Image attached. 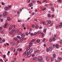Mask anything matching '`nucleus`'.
<instances>
[{"label": "nucleus", "mask_w": 62, "mask_h": 62, "mask_svg": "<svg viewBox=\"0 0 62 62\" xmlns=\"http://www.w3.org/2000/svg\"><path fill=\"white\" fill-rule=\"evenodd\" d=\"M38 60L40 62H44V60L43 59L42 57L41 56H40L38 57Z\"/></svg>", "instance_id": "obj_1"}, {"label": "nucleus", "mask_w": 62, "mask_h": 62, "mask_svg": "<svg viewBox=\"0 0 62 62\" xmlns=\"http://www.w3.org/2000/svg\"><path fill=\"white\" fill-rule=\"evenodd\" d=\"M7 13V12L5 11L3 13V15H2V16H3V17H5V16H6Z\"/></svg>", "instance_id": "obj_2"}, {"label": "nucleus", "mask_w": 62, "mask_h": 62, "mask_svg": "<svg viewBox=\"0 0 62 62\" xmlns=\"http://www.w3.org/2000/svg\"><path fill=\"white\" fill-rule=\"evenodd\" d=\"M15 44H16L14 42H11L10 43V45L12 46H13L14 45H15Z\"/></svg>", "instance_id": "obj_3"}, {"label": "nucleus", "mask_w": 62, "mask_h": 62, "mask_svg": "<svg viewBox=\"0 0 62 62\" xmlns=\"http://www.w3.org/2000/svg\"><path fill=\"white\" fill-rule=\"evenodd\" d=\"M13 26L12 25H11V26H9V29H10V30H11V29H12V28H13Z\"/></svg>", "instance_id": "obj_4"}, {"label": "nucleus", "mask_w": 62, "mask_h": 62, "mask_svg": "<svg viewBox=\"0 0 62 62\" xmlns=\"http://www.w3.org/2000/svg\"><path fill=\"white\" fill-rule=\"evenodd\" d=\"M7 24H8V23H5L3 26V27H4V28H6V27H7Z\"/></svg>", "instance_id": "obj_5"}, {"label": "nucleus", "mask_w": 62, "mask_h": 62, "mask_svg": "<svg viewBox=\"0 0 62 62\" xmlns=\"http://www.w3.org/2000/svg\"><path fill=\"white\" fill-rule=\"evenodd\" d=\"M53 58H55L56 57V55L55 54H53Z\"/></svg>", "instance_id": "obj_6"}, {"label": "nucleus", "mask_w": 62, "mask_h": 62, "mask_svg": "<svg viewBox=\"0 0 62 62\" xmlns=\"http://www.w3.org/2000/svg\"><path fill=\"white\" fill-rule=\"evenodd\" d=\"M34 52L35 53H39V50H38L37 49H36L34 50Z\"/></svg>", "instance_id": "obj_7"}, {"label": "nucleus", "mask_w": 62, "mask_h": 62, "mask_svg": "<svg viewBox=\"0 0 62 62\" xmlns=\"http://www.w3.org/2000/svg\"><path fill=\"white\" fill-rule=\"evenodd\" d=\"M8 7H6L4 8V9L5 10H8Z\"/></svg>", "instance_id": "obj_8"}, {"label": "nucleus", "mask_w": 62, "mask_h": 62, "mask_svg": "<svg viewBox=\"0 0 62 62\" xmlns=\"http://www.w3.org/2000/svg\"><path fill=\"white\" fill-rule=\"evenodd\" d=\"M27 56L28 57H30L31 56V54L29 53V54H27Z\"/></svg>", "instance_id": "obj_9"}, {"label": "nucleus", "mask_w": 62, "mask_h": 62, "mask_svg": "<svg viewBox=\"0 0 62 62\" xmlns=\"http://www.w3.org/2000/svg\"><path fill=\"white\" fill-rule=\"evenodd\" d=\"M19 30H17L15 31V32L16 33V34H18L19 33Z\"/></svg>", "instance_id": "obj_10"}, {"label": "nucleus", "mask_w": 62, "mask_h": 62, "mask_svg": "<svg viewBox=\"0 0 62 62\" xmlns=\"http://www.w3.org/2000/svg\"><path fill=\"white\" fill-rule=\"evenodd\" d=\"M7 20L8 21H11V20H10V18L9 17H8L7 18Z\"/></svg>", "instance_id": "obj_11"}, {"label": "nucleus", "mask_w": 62, "mask_h": 62, "mask_svg": "<svg viewBox=\"0 0 62 62\" xmlns=\"http://www.w3.org/2000/svg\"><path fill=\"white\" fill-rule=\"evenodd\" d=\"M25 55H26V54H29V53H28V51H26L25 52Z\"/></svg>", "instance_id": "obj_12"}, {"label": "nucleus", "mask_w": 62, "mask_h": 62, "mask_svg": "<svg viewBox=\"0 0 62 62\" xmlns=\"http://www.w3.org/2000/svg\"><path fill=\"white\" fill-rule=\"evenodd\" d=\"M32 42H31L29 44V47H31V45H32Z\"/></svg>", "instance_id": "obj_13"}, {"label": "nucleus", "mask_w": 62, "mask_h": 62, "mask_svg": "<svg viewBox=\"0 0 62 62\" xmlns=\"http://www.w3.org/2000/svg\"><path fill=\"white\" fill-rule=\"evenodd\" d=\"M49 49V51H52L53 50V48L52 47H50Z\"/></svg>", "instance_id": "obj_14"}, {"label": "nucleus", "mask_w": 62, "mask_h": 62, "mask_svg": "<svg viewBox=\"0 0 62 62\" xmlns=\"http://www.w3.org/2000/svg\"><path fill=\"white\" fill-rule=\"evenodd\" d=\"M46 60H49V59L47 56H46Z\"/></svg>", "instance_id": "obj_15"}, {"label": "nucleus", "mask_w": 62, "mask_h": 62, "mask_svg": "<svg viewBox=\"0 0 62 62\" xmlns=\"http://www.w3.org/2000/svg\"><path fill=\"white\" fill-rule=\"evenodd\" d=\"M23 38H21L20 39V41H22L23 40Z\"/></svg>", "instance_id": "obj_16"}, {"label": "nucleus", "mask_w": 62, "mask_h": 62, "mask_svg": "<svg viewBox=\"0 0 62 62\" xmlns=\"http://www.w3.org/2000/svg\"><path fill=\"white\" fill-rule=\"evenodd\" d=\"M35 40H36V39H34L32 40L31 41V43H32V42H34V41H35Z\"/></svg>", "instance_id": "obj_17"}, {"label": "nucleus", "mask_w": 62, "mask_h": 62, "mask_svg": "<svg viewBox=\"0 0 62 62\" xmlns=\"http://www.w3.org/2000/svg\"><path fill=\"white\" fill-rule=\"evenodd\" d=\"M14 39L15 40H16V41L18 40V38H17V37H15V38H14Z\"/></svg>", "instance_id": "obj_18"}, {"label": "nucleus", "mask_w": 62, "mask_h": 62, "mask_svg": "<svg viewBox=\"0 0 62 62\" xmlns=\"http://www.w3.org/2000/svg\"><path fill=\"white\" fill-rule=\"evenodd\" d=\"M8 7V9H10L11 8V5H9Z\"/></svg>", "instance_id": "obj_19"}, {"label": "nucleus", "mask_w": 62, "mask_h": 62, "mask_svg": "<svg viewBox=\"0 0 62 62\" xmlns=\"http://www.w3.org/2000/svg\"><path fill=\"white\" fill-rule=\"evenodd\" d=\"M32 52H33V50H32V49H30L29 51L30 53H32Z\"/></svg>", "instance_id": "obj_20"}, {"label": "nucleus", "mask_w": 62, "mask_h": 62, "mask_svg": "<svg viewBox=\"0 0 62 62\" xmlns=\"http://www.w3.org/2000/svg\"><path fill=\"white\" fill-rule=\"evenodd\" d=\"M52 39L53 41H55V38L54 37H53L52 38Z\"/></svg>", "instance_id": "obj_21"}, {"label": "nucleus", "mask_w": 62, "mask_h": 62, "mask_svg": "<svg viewBox=\"0 0 62 62\" xmlns=\"http://www.w3.org/2000/svg\"><path fill=\"white\" fill-rule=\"evenodd\" d=\"M55 46L56 48H58V45L57 44H56L55 45Z\"/></svg>", "instance_id": "obj_22"}, {"label": "nucleus", "mask_w": 62, "mask_h": 62, "mask_svg": "<svg viewBox=\"0 0 62 62\" xmlns=\"http://www.w3.org/2000/svg\"><path fill=\"white\" fill-rule=\"evenodd\" d=\"M9 33H10V34H11V35H13V33L12 32V31L9 32Z\"/></svg>", "instance_id": "obj_23"}, {"label": "nucleus", "mask_w": 62, "mask_h": 62, "mask_svg": "<svg viewBox=\"0 0 62 62\" xmlns=\"http://www.w3.org/2000/svg\"><path fill=\"white\" fill-rule=\"evenodd\" d=\"M48 22L49 23V24H50V23H51V20H49L48 21Z\"/></svg>", "instance_id": "obj_24"}, {"label": "nucleus", "mask_w": 62, "mask_h": 62, "mask_svg": "<svg viewBox=\"0 0 62 62\" xmlns=\"http://www.w3.org/2000/svg\"><path fill=\"white\" fill-rule=\"evenodd\" d=\"M62 59L61 58H58V60L59 61H61V59Z\"/></svg>", "instance_id": "obj_25"}, {"label": "nucleus", "mask_w": 62, "mask_h": 62, "mask_svg": "<svg viewBox=\"0 0 62 62\" xmlns=\"http://www.w3.org/2000/svg\"><path fill=\"white\" fill-rule=\"evenodd\" d=\"M41 34H42V38H43L44 37V33H41Z\"/></svg>", "instance_id": "obj_26"}, {"label": "nucleus", "mask_w": 62, "mask_h": 62, "mask_svg": "<svg viewBox=\"0 0 62 62\" xmlns=\"http://www.w3.org/2000/svg\"><path fill=\"white\" fill-rule=\"evenodd\" d=\"M30 47H28L26 49V51H28V50H30Z\"/></svg>", "instance_id": "obj_27"}, {"label": "nucleus", "mask_w": 62, "mask_h": 62, "mask_svg": "<svg viewBox=\"0 0 62 62\" xmlns=\"http://www.w3.org/2000/svg\"><path fill=\"white\" fill-rule=\"evenodd\" d=\"M41 33V32L40 31H38L37 32V33L38 34H40Z\"/></svg>", "instance_id": "obj_28"}, {"label": "nucleus", "mask_w": 62, "mask_h": 62, "mask_svg": "<svg viewBox=\"0 0 62 62\" xmlns=\"http://www.w3.org/2000/svg\"><path fill=\"white\" fill-rule=\"evenodd\" d=\"M36 28V29H38L39 28V26L38 25H37L35 26Z\"/></svg>", "instance_id": "obj_29"}, {"label": "nucleus", "mask_w": 62, "mask_h": 62, "mask_svg": "<svg viewBox=\"0 0 62 62\" xmlns=\"http://www.w3.org/2000/svg\"><path fill=\"white\" fill-rule=\"evenodd\" d=\"M58 26L60 28H61L62 27V25H58Z\"/></svg>", "instance_id": "obj_30"}, {"label": "nucleus", "mask_w": 62, "mask_h": 62, "mask_svg": "<svg viewBox=\"0 0 62 62\" xmlns=\"http://www.w3.org/2000/svg\"><path fill=\"white\" fill-rule=\"evenodd\" d=\"M13 47H11V48H10L11 50V51H12V50H13Z\"/></svg>", "instance_id": "obj_31"}, {"label": "nucleus", "mask_w": 62, "mask_h": 62, "mask_svg": "<svg viewBox=\"0 0 62 62\" xmlns=\"http://www.w3.org/2000/svg\"><path fill=\"white\" fill-rule=\"evenodd\" d=\"M37 42H38V43H39V42H40V40H39L38 39L37 40Z\"/></svg>", "instance_id": "obj_32"}, {"label": "nucleus", "mask_w": 62, "mask_h": 62, "mask_svg": "<svg viewBox=\"0 0 62 62\" xmlns=\"http://www.w3.org/2000/svg\"><path fill=\"white\" fill-rule=\"evenodd\" d=\"M42 23H43V24L44 25H45L46 24V22H42Z\"/></svg>", "instance_id": "obj_33"}, {"label": "nucleus", "mask_w": 62, "mask_h": 62, "mask_svg": "<svg viewBox=\"0 0 62 62\" xmlns=\"http://www.w3.org/2000/svg\"><path fill=\"white\" fill-rule=\"evenodd\" d=\"M37 32H35V33H34L33 35H34V36H36V35H37Z\"/></svg>", "instance_id": "obj_34"}, {"label": "nucleus", "mask_w": 62, "mask_h": 62, "mask_svg": "<svg viewBox=\"0 0 62 62\" xmlns=\"http://www.w3.org/2000/svg\"><path fill=\"white\" fill-rule=\"evenodd\" d=\"M37 59V57H35L33 59V60H35Z\"/></svg>", "instance_id": "obj_35"}, {"label": "nucleus", "mask_w": 62, "mask_h": 62, "mask_svg": "<svg viewBox=\"0 0 62 62\" xmlns=\"http://www.w3.org/2000/svg\"><path fill=\"white\" fill-rule=\"evenodd\" d=\"M21 36L22 37H24V35L23 34H22L21 35Z\"/></svg>", "instance_id": "obj_36"}, {"label": "nucleus", "mask_w": 62, "mask_h": 62, "mask_svg": "<svg viewBox=\"0 0 62 62\" xmlns=\"http://www.w3.org/2000/svg\"><path fill=\"white\" fill-rule=\"evenodd\" d=\"M49 51H50V50H49V49L48 48L46 49V51H47V52H49Z\"/></svg>", "instance_id": "obj_37"}, {"label": "nucleus", "mask_w": 62, "mask_h": 62, "mask_svg": "<svg viewBox=\"0 0 62 62\" xmlns=\"http://www.w3.org/2000/svg\"><path fill=\"white\" fill-rule=\"evenodd\" d=\"M51 61L52 62V61H53L54 60V58H51Z\"/></svg>", "instance_id": "obj_38"}, {"label": "nucleus", "mask_w": 62, "mask_h": 62, "mask_svg": "<svg viewBox=\"0 0 62 62\" xmlns=\"http://www.w3.org/2000/svg\"><path fill=\"white\" fill-rule=\"evenodd\" d=\"M26 35H28V32H26Z\"/></svg>", "instance_id": "obj_39"}, {"label": "nucleus", "mask_w": 62, "mask_h": 62, "mask_svg": "<svg viewBox=\"0 0 62 62\" xmlns=\"http://www.w3.org/2000/svg\"><path fill=\"white\" fill-rule=\"evenodd\" d=\"M47 16H48L49 17H51V16H50V14H48Z\"/></svg>", "instance_id": "obj_40"}, {"label": "nucleus", "mask_w": 62, "mask_h": 62, "mask_svg": "<svg viewBox=\"0 0 62 62\" xmlns=\"http://www.w3.org/2000/svg\"><path fill=\"white\" fill-rule=\"evenodd\" d=\"M49 5L51 6H53V4L51 3H50L49 4Z\"/></svg>", "instance_id": "obj_41"}, {"label": "nucleus", "mask_w": 62, "mask_h": 62, "mask_svg": "<svg viewBox=\"0 0 62 62\" xmlns=\"http://www.w3.org/2000/svg\"><path fill=\"white\" fill-rule=\"evenodd\" d=\"M60 43L61 44H62V40L60 41Z\"/></svg>", "instance_id": "obj_42"}, {"label": "nucleus", "mask_w": 62, "mask_h": 62, "mask_svg": "<svg viewBox=\"0 0 62 62\" xmlns=\"http://www.w3.org/2000/svg\"><path fill=\"white\" fill-rule=\"evenodd\" d=\"M52 41H53V40L51 39H49V42H52Z\"/></svg>", "instance_id": "obj_43"}, {"label": "nucleus", "mask_w": 62, "mask_h": 62, "mask_svg": "<svg viewBox=\"0 0 62 62\" xmlns=\"http://www.w3.org/2000/svg\"><path fill=\"white\" fill-rule=\"evenodd\" d=\"M48 4H46L44 5V6L45 7H48Z\"/></svg>", "instance_id": "obj_44"}, {"label": "nucleus", "mask_w": 62, "mask_h": 62, "mask_svg": "<svg viewBox=\"0 0 62 62\" xmlns=\"http://www.w3.org/2000/svg\"><path fill=\"white\" fill-rule=\"evenodd\" d=\"M22 49L20 48L19 49V52H22Z\"/></svg>", "instance_id": "obj_45"}, {"label": "nucleus", "mask_w": 62, "mask_h": 62, "mask_svg": "<svg viewBox=\"0 0 62 62\" xmlns=\"http://www.w3.org/2000/svg\"><path fill=\"white\" fill-rule=\"evenodd\" d=\"M15 31V30H12L11 32L13 33Z\"/></svg>", "instance_id": "obj_46"}, {"label": "nucleus", "mask_w": 62, "mask_h": 62, "mask_svg": "<svg viewBox=\"0 0 62 62\" xmlns=\"http://www.w3.org/2000/svg\"><path fill=\"white\" fill-rule=\"evenodd\" d=\"M2 41L4 42H5V40L4 39H3L2 40Z\"/></svg>", "instance_id": "obj_47"}, {"label": "nucleus", "mask_w": 62, "mask_h": 62, "mask_svg": "<svg viewBox=\"0 0 62 62\" xmlns=\"http://www.w3.org/2000/svg\"><path fill=\"white\" fill-rule=\"evenodd\" d=\"M17 37L18 38V39H20V37L19 36H17Z\"/></svg>", "instance_id": "obj_48"}, {"label": "nucleus", "mask_w": 62, "mask_h": 62, "mask_svg": "<svg viewBox=\"0 0 62 62\" xmlns=\"http://www.w3.org/2000/svg\"><path fill=\"white\" fill-rule=\"evenodd\" d=\"M58 1H59L60 3L61 2V0H58Z\"/></svg>", "instance_id": "obj_49"}, {"label": "nucleus", "mask_w": 62, "mask_h": 62, "mask_svg": "<svg viewBox=\"0 0 62 62\" xmlns=\"http://www.w3.org/2000/svg\"><path fill=\"white\" fill-rule=\"evenodd\" d=\"M36 2V1H33V4H35V3Z\"/></svg>", "instance_id": "obj_50"}, {"label": "nucleus", "mask_w": 62, "mask_h": 62, "mask_svg": "<svg viewBox=\"0 0 62 62\" xmlns=\"http://www.w3.org/2000/svg\"><path fill=\"white\" fill-rule=\"evenodd\" d=\"M35 27V26H34V25H32V28H34Z\"/></svg>", "instance_id": "obj_51"}, {"label": "nucleus", "mask_w": 62, "mask_h": 62, "mask_svg": "<svg viewBox=\"0 0 62 62\" xmlns=\"http://www.w3.org/2000/svg\"><path fill=\"white\" fill-rule=\"evenodd\" d=\"M52 11H54V8L52 9Z\"/></svg>", "instance_id": "obj_52"}, {"label": "nucleus", "mask_w": 62, "mask_h": 62, "mask_svg": "<svg viewBox=\"0 0 62 62\" xmlns=\"http://www.w3.org/2000/svg\"><path fill=\"white\" fill-rule=\"evenodd\" d=\"M53 23H52L51 24V25H50V26H53Z\"/></svg>", "instance_id": "obj_53"}, {"label": "nucleus", "mask_w": 62, "mask_h": 62, "mask_svg": "<svg viewBox=\"0 0 62 62\" xmlns=\"http://www.w3.org/2000/svg\"><path fill=\"white\" fill-rule=\"evenodd\" d=\"M34 55H35V54H32L31 55V56H32V57H33V56H34Z\"/></svg>", "instance_id": "obj_54"}, {"label": "nucleus", "mask_w": 62, "mask_h": 62, "mask_svg": "<svg viewBox=\"0 0 62 62\" xmlns=\"http://www.w3.org/2000/svg\"><path fill=\"white\" fill-rule=\"evenodd\" d=\"M34 20L36 21V22H38V21H37V19H34Z\"/></svg>", "instance_id": "obj_55"}, {"label": "nucleus", "mask_w": 62, "mask_h": 62, "mask_svg": "<svg viewBox=\"0 0 62 62\" xmlns=\"http://www.w3.org/2000/svg\"><path fill=\"white\" fill-rule=\"evenodd\" d=\"M46 0H43V3H44L45 2H46Z\"/></svg>", "instance_id": "obj_56"}, {"label": "nucleus", "mask_w": 62, "mask_h": 62, "mask_svg": "<svg viewBox=\"0 0 62 62\" xmlns=\"http://www.w3.org/2000/svg\"><path fill=\"white\" fill-rule=\"evenodd\" d=\"M6 56L5 55H3V57L4 58H5Z\"/></svg>", "instance_id": "obj_57"}, {"label": "nucleus", "mask_w": 62, "mask_h": 62, "mask_svg": "<svg viewBox=\"0 0 62 62\" xmlns=\"http://www.w3.org/2000/svg\"><path fill=\"white\" fill-rule=\"evenodd\" d=\"M15 54V55H17V54H18V53L17 52Z\"/></svg>", "instance_id": "obj_58"}, {"label": "nucleus", "mask_w": 62, "mask_h": 62, "mask_svg": "<svg viewBox=\"0 0 62 62\" xmlns=\"http://www.w3.org/2000/svg\"><path fill=\"white\" fill-rule=\"evenodd\" d=\"M3 19H1V20H0L1 22H3Z\"/></svg>", "instance_id": "obj_59"}, {"label": "nucleus", "mask_w": 62, "mask_h": 62, "mask_svg": "<svg viewBox=\"0 0 62 62\" xmlns=\"http://www.w3.org/2000/svg\"><path fill=\"white\" fill-rule=\"evenodd\" d=\"M60 25H62V22L60 23Z\"/></svg>", "instance_id": "obj_60"}, {"label": "nucleus", "mask_w": 62, "mask_h": 62, "mask_svg": "<svg viewBox=\"0 0 62 62\" xmlns=\"http://www.w3.org/2000/svg\"><path fill=\"white\" fill-rule=\"evenodd\" d=\"M31 36H33V35H34V34H33V33H31Z\"/></svg>", "instance_id": "obj_61"}, {"label": "nucleus", "mask_w": 62, "mask_h": 62, "mask_svg": "<svg viewBox=\"0 0 62 62\" xmlns=\"http://www.w3.org/2000/svg\"><path fill=\"white\" fill-rule=\"evenodd\" d=\"M24 24H23L22 25V27H24Z\"/></svg>", "instance_id": "obj_62"}, {"label": "nucleus", "mask_w": 62, "mask_h": 62, "mask_svg": "<svg viewBox=\"0 0 62 62\" xmlns=\"http://www.w3.org/2000/svg\"><path fill=\"white\" fill-rule=\"evenodd\" d=\"M46 9V8H45L44 9H43V10H45V9Z\"/></svg>", "instance_id": "obj_63"}, {"label": "nucleus", "mask_w": 62, "mask_h": 62, "mask_svg": "<svg viewBox=\"0 0 62 62\" xmlns=\"http://www.w3.org/2000/svg\"><path fill=\"white\" fill-rule=\"evenodd\" d=\"M19 11H17V14H19Z\"/></svg>", "instance_id": "obj_64"}]
</instances>
